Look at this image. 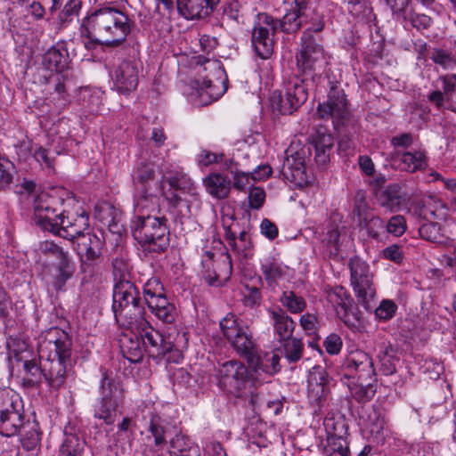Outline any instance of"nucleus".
I'll return each instance as SVG.
<instances>
[{"label": "nucleus", "instance_id": "nucleus-1", "mask_svg": "<svg viewBox=\"0 0 456 456\" xmlns=\"http://www.w3.org/2000/svg\"><path fill=\"white\" fill-rule=\"evenodd\" d=\"M301 48L296 54L297 71L289 80L285 95L275 93L271 97L273 110L281 115H290L303 105L308 98V86L315 84L316 70L324 61V51L312 34L304 32Z\"/></svg>", "mask_w": 456, "mask_h": 456}, {"label": "nucleus", "instance_id": "nucleus-2", "mask_svg": "<svg viewBox=\"0 0 456 456\" xmlns=\"http://www.w3.org/2000/svg\"><path fill=\"white\" fill-rule=\"evenodd\" d=\"M56 332L58 337L54 340L40 346V358L44 357L45 349L50 350L43 364H39L37 359L24 361L23 368L28 376L25 379L28 385H38L44 379L52 389L59 390L73 377L72 340L68 333L62 330Z\"/></svg>", "mask_w": 456, "mask_h": 456}, {"label": "nucleus", "instance_id": "nucleus-3", "mask_svg": "<svg viewBox=\"0 0 456 456\" xmlns=\"http://www.w3.org/2000/svg\"><path fill=\"white\" fill-rule=\"evenodd\" d=\"M134 25L126 12L112 5H104L83 19L81 36L88 38L90 44L118 47L126 41Z\"/></svg>", "mask_w": 456, "mask_h": 456}, {"label": "nucleus", "instance_id": "nucleus-4", "mask_svg": "<svg viewBox=\"0 0 456 456\" xmlns=\"http://www.w3.org/2000/svg\"><path fill=\"white\" fill-rule=\"evenodd\" d=\"M334 145L333 136L327 132L325 127H319L309 136V146H304L300 151L291 155V159L287 158L281 167V174L287 180L302 183L306 182L305 175V157L314 151V161L322 167H326L330 162V152Z\"/></svg>", "mask_w": 456, "mask_h": 456}, {"label": "nucleus", "instance_id": "nucleus-5", "mask_svg": "<svg viewBox=\"0 0 456 456\" xmlns=\"http://www.w3.org/2000/svg\"><path fill=\"white\" fill-rule=\"evenodd\" d=\"M158 209L139 208L136 203L130 228L134 239L144 250L159 254L168 248L170 239L167 218L151 215Z\"/></svg>", "mask_w": 456, "mask_h": 456}, {"label": "nucleus", "instance_id": "nucleus-6", "mask_svg": "<svg viewBox=\"0 0 456 456\" xmlns=\"http://www.w3.org/2000/svg\"><path fill=\"white\" fill-rule=\"evenodd\" d=\"M163 177H158L155 164L141 158L136 163L134 170L133 180L136 191L139 193L136 203L139 208L151 207L154 210L159 208V192L163 191Z\"/></svg>", "mask_w": 456, "mask_h": 456}, {"label": "nucleus", "instance_id": "nucleus-7", "mask_svg": "<svg viewBox=\"0 0 456 456\" xmlns=\"http://www.w3.org/2000/svg\"><path fill=\"white\" fill-rule=\"evenodd\" d=\"M100 394L101 398L99 404L95 406L94 417L103 419L107 425H111L115 422L118 408L123 403L124 389L118 381L104 371L101 379Z\"/></svg>", "mask_w": 456, "mask_h": 456}, {"label": "nucleus", "instance_id": "nucleus-8", "mask_svg": "<svg viewBox=\"0 0 456 456\" xmlns=\"http://www.w3.org/2000/svg\"><path fill=\"white\" fill-rule=\"evenodd\" d=\"M142 340V345L150 357L156 360L166 358L167 362H177L181 353L175 345L167 340L164 336L155 330L150 322L136 330Z\"/></svg>", "mask_w": 456, "mask_h": 456}, {"label": "nucleus", "instance_id": "nucleus-9", "mask_svg": "<svg viewBox=\"0 0 456 456\" xmlns=\"http://www.w3.org/2000/svg\"><path fill=\"white\" fill-rule=\"evenodd\" d=\"M25 418L22 406L19 408L17 400L8 394L0 393V434L9 437L20 433L30 426Z\"/></svg>", "mask_w": 456, "mask_h": 456}, {"label": "nucleus", "instance_id": "nucleus-10", "mask_svg": "<svg viewBox=\"0 0 456 456\" xmlns=\"http://www.w3.org/2000/svg\"><path fill=\"white\" fill-rule=\"evenodd\" d=\"M71 243L78 256L83 272H87L88 268L96 265L101 261L104 246V240L102 236L83 231L75 237Z\"/></svg>", "mask_w": 456, "mask_h": 456}, {"label": "nucleus", "instance_id": "nucleus-11", "mask_svg": "<svg viewBox=\"0 0 456 456\" xmlns=\"http://www.w3.org/2000/svg\"><path fill=\"white\" fill-rule=\"evenodd\" d=\"M351 285L356 297L366 309L370 310L369 298L375 295V289L372 283V274L370 272L369 265L358 256L352 257L348 263Z\"/></svg>", "mask_w": 456, "mask_h": 456}, {"label": "nucleus", "instance_id": "nucleus-12", "mask_svg": "<svg viewBox=\"0 0 456 456\" xmlns=\"http://www.w3.org/2000/svg\"><path fill=\"white\" fill-rule=\"evenodd\" d=\"M64 200L48 193L39 194L34 201V222L42 230L50 232L56 227L58 218L61 216Z\"/></svg>", "mask_w": 456, "mask_h": 456}, {"label": "nucleus", "instance_id": "nucleus-13", "mask_svg": "<svg viewBox=\"0 0 456 456\" xmlns=\"http://www.w3.org/2000/svg\"><path fill=\"white\" fill-rule=\"evenodd\" d=\"M324 428L327 444L323 448L325 456H350L348 426L343 418H326Z\"/></svg>", "mask_w": 456, "mask_h": 456}, {"label": "nucleus", "instance_id": "nucleus-14", "mask_svg": "<svg viewBox=\"0 0 456 456\" xmlns=\"http://www.w3.org/2000/svg\"><path fill=\"white\" fill-rule=\"evenodd\" d=\"M216 371L218 387L230 394L239 393L249 381L248 368L243 362L236 360L224 362Z\"/></svg>", "mask_w": 456, "mask_h": 456}, {"label": "nucleus", "instance_id": "nucleus-15", "mask_svg": "<svg viewBox=\"0 0 456 456\" xmlns=\"http://www.w3.org/2000/svg\"><path fill=\"white\" fill-rule=\"evenodd\" d=\"M376 371L372 358L364 351L349 353L342 364L341 381L347 380L376 381Z\"/></svg>", "mask_w": 456, "mask_h": 456}, {"label": "nucleus", "instance_id": "nucleus-16", "mask_svg": "<svg viewBox=\"0 0 456 456\" xmlns=\"http://www.w3.org/2000/svg\"><path fill=\"white\" fill-rule=\"evenodd\" d=\"M328 300L336 306L338 317L350 329L358 327L362 314L348 291L336 286L328 291Z\"/></svg>", "mask_w": 456, "mask_h": 456}, {"label": "nucleus", "instance_id": "nucleus-17", "mask_svg": "<svg viewBox=\"0 0 456 456\" xmlns=\"http://www.w3.org/2000/svg\"><path fill=\"white\" fill-rule=\"evenodd\" d=\"M317 114L321 118H331L335 126L344 125L349 118L346 95L343 89L332 86L327 101L319 103Z\"/></svg>", "mask_w": 456, "mask_h": 456}, {"label": "nucleus", "instance_id": "nucleus-18", "mask_svg": "<svg viewBox=\"0 0 456 456\" xmlns=\"http://www.w3.org/2000/svg\"><path fill=\"white\" fill-rule=\"evenodd\" d=\"M199 63L210 64V61L203 56H199ZM211 64L216 69L217 73L221 75L218 83L222 84L223 86L221 88H216V85L214 81L208 77H203L202 80L195 81V88L197 90V94L200 97H203L204 94L209 97L210 101L217 100L227 89V86L224 85V82H227V77L225 75L224 69H223L220 66V63L216 61H213Z\"/></svg>", "mask_w": 456, "mask_h": 456}, {"label": "nucleus", "instance_id": "nucleus-19", "mask_svg": "<svg viewBox=\"0 0 456 456\" xmlns=\"http://www.w3.org/2000/svg\"><path fill=\"white\" fill-rule=\"evenodd\" d=\"M88 221L89 216L86 212H83L73 220L66 216L65 210H63L61 216H60L58 222H56V227L50 230L49 232L72 241L75 237L78 236V234L88 228Z\"/></svg>", "mask_w": 456, "mask_h": 456}, {"label": "nucleus", "instance_id": "nucleus-20", "mask_svg": "<svg viewBox=\"0 0 456 456\" xmlns=\"http://www.w3.org/2000/svg\"><path fill=\"white\" fill-rule=\"evenodd\" d=\"M272 28L262 21V13L258 14V21L252 32V45L256 53L264 60L273 53V39L271 37Z\"/></svg>", "mask_w": 456, "mask_h": 456}, {"label": "nucleus", "instance_id": "nucleus-21", "mask_svg": "<svg viewBox=\"0 0 456 456\" xmlns=\"http://www.w3.org/2000/svg\"><path fill=\"white\" fill-rule=\"evenodd\" d=\"M220 0H176L178 12L186 20H200L213 12Z\"/></svg>", "mask_w": 456, "mask_h": 456}, {"label": "nucleus", "instance_id": "nucleus-22", "mask_svg": "<svg viewBox=\"0 0 456 456\" xmlns=\"http://www.w3.org/2000/svg\"><path fill=\"white\" fill-rule=\"evenodd\" d=\"M301 12L294 7L287 12L281 20H275L267 13H262V21L272 28V36L278 31L282 30L287 34L295 33L304 26V20Z\"/></svg>", "mask_w": 456, "mask_h": 456}, {"label": "nucleus", "instance_id": "nucleus-23", "mask_svg": "<svg viewBox=\"0 0 456 456\" xmlns=\"http://www.w3.org/2000/svg\"><path fill=\"white\" fill-rule=\"evenodd\" d=\"M112 77L117 89L122 94L134 90L138 85V69L131 61H123L113 71Z\"/></svg>", "mask_w": 456, "mask_h": 456}, {"label": "nucleus", "instance_id": "nucleus-24", "mask_svg": "<svg viewBox=\"0 0 456 456\" xmlns=\"http://www.w3.org/2000/svg\"><path fill=\"white\" fill-rule=\"evenodd\" d=\"M143 300L137 287L130 281L122 280L113 289L112 311L120 310L132 304Z\"/></svg>", "mask_w": 456, "mask_h": 456}, {"label": "nucleus", "instance_id": "nucleus-25", "mask_svg": "<svg viewBox=\"0 0 456 456\" xmlns=\"http://www.w3.org/2000/svg\"><path fill=\"white\" fill-rule=\"evenodd\" d=\"M117 322L122 320V324L130 330H138L149 322L145 318L144 301H139L113 313Z\"/></svg>", "mask_w": 456, "mask_h": 456}, {"label": "nucleus", "instance_id": "nucleus-26", "mask_svg": "<svg viewBox=\"0 0 456 456\" xmlns=\"http://www.w3.org/2000/svg\"><path fill=\"white\" fill-rule=\"evenodd\" d=\"M329 393L328 377L326 370L314 367L308 375L307 395L311 403L320 404Z\"/></svg>", "mask_w": 456, "mask_h": 456}, {"label": "nucleus", "instance_id": "nucleus-27", "mask_svg": "<svg viewBox=\"0 0 456 456\" xmlns=\"http://www.w3.org/2000/svg\"><path fill=\"white\" fill-rule=\"evenodd\" d=\"M71 60L67 47L62 43H57L43 55L42 65L50 71L61 73L69 69Z\"/></svg>", "mask_w": 456, "mask_h": 456}, {"label": "nucleus", "instance_id": "nucleus-28", "mask_svg": "<svg viewBox=\"0 0 456 456\" xmlns=\"http://www.w3.org/2000/svg\"><path fill=\"white\" fill-rule=\"evenodd\" d=\"M394 165L409 173L425 170L428 167V157L423 151H395L393 156Z\"/></svg>", "mask_w": 456, "mask_h": 456}, {"label": "nucleus", "instance_id": "nucleus-29", "mask_svg": "<svg viewBox=\"0 0 456 456\" xmlns=\"http://www.w3.org/2000/svg\"><path fill=\"white\" fill-rule=\"evenodd\" d=\"M248 363L256 373L262 371L273 376L281 370L280 355L273 351L258 353L256 350Z\"/></svg>", "mask_w": 456, "mask_h": 456}, {"label": "nucleus", "instance_id": "nucleus-30", "mask_svg": "<svg viewBox=\"0 0 456 456\" xmlns=\"http://www.w3.org/2000/svg\"><path fill=\"white\" fill-rule=\"evenodd\" d=\"M57 250V262L55 268L57 274L54 277L53 287L56 290H61L65 286L66 282L74 275L76 272V265L69 257L68 252L64 250Z\"/></svg>", "mask_w": 456, "mask_h": 456}, {"label": "nucleus", "instance_id": "nucleus-31", "mask_svg": "<svg viewBox=\"0 0 456 456\" xmlns=\"http://www.w3.org/2000/svg\"><path fill=\"white\" fill-rule=\"evenodd\" d=\"M203 185L208 193L217 200L226 199L231 191V180L220 173H210L203 178Z\"/></svg>", "mask_w": 456, "mask_h": 456}, {"label": "nucleus", "instance_id": "nucleus-32", "mask_svg": "<svg viewBox=\"0 0 456 456\" xmlns=\"http://www.w3.org/2000/svg\"><path fill=\"white\" fill-rule=\"evenodd\" d=\"M119 347L122 355L129 362H138L142 360L143 353L139 334H124L119 338Z\"/></svg>", "mask_w": 456, "mask_h": 456}, {"label": "nucleus", "instance_id": "nucleus-33", "mask_svg": "<svg viewBox=\"0 0 456 456\" xmlns=\"http://www.w3.org/2000/svg\"><path fill=\"white\" fill-rule=\"evenodd\" d=\"M228 342L237 354L244 357L247 362L249 358L253 357V354L257 350V346L247 327L242 328L240 332H238L234 338L229 339Z\"/></svg>", "mask_w": 456, "mask_h": 456}, {"label": "nucleus", "instance_id": "nucleus-34", "mask_svg": "<svg viewBox=\"0 0 456 456\" xmlns=\"http://www.w3.org/2000/svg\"><path fill=\"white\" fill-rule=\"evenodd\" d=\"M271 315L274 331L279 336L280 341L290 338L296 326L294 321L281 308L271 311Z\"/></svg>", "mask_w": 456, "mask_h": 456}, {"label": "nucleus", "instance_id": "nucleus-35", "mask_svg": "<svg viewBox=\"0 0 456 456\" xmlns=\"http://www.w3.org/2000/svg\"><path fill=\"white\" fill-rule=\"evenodd\" d=\"M379 362V370L386 376L393 375L396 372L397 348L391 344H383L381 350L378 354Z\"/></svg>", "mask_w": 456, "mask_h": 456}, {"label": "nucleus", "instance_id": "nucleus-36", "mask_svg": "<svg viewBox=\"0 0 456 456\" xmlns=\"http://www.w3.org/2000/svg\"><path fill=\"white\" fill-rule=\"evenodd\" d=\"M379 200L382 207L389 209L390 211L399 209L404 200V197L402 193V187L397 183L388 185L380 193Z\"/></svg>", "mask_w": 456, "mask_h": 456}, {"label": "nucleus", "instance_id": "nucleus-37", "mask_svg": "<svg viewBox=\"0 0 456 456\" xmlns=\"http://www.w3.org/2000/svg\"><path fill=\"white\" fill-rule=\"evenodd\" d=\"M347 387L351 391L352 396L358 403H366L372 399L376 394L374 381L348 380Z\"/></svg>", "mask_w": 456, "mask_h": 456}, {"label": "nucleus", "instance_id": "nucleus-38", "mask_svg": "<svg viewBox=\"0 0 456 456\" xmlns=\"http://www.w3.org/2000/svg\"><path fill=\"white\" fill-rule=\"evenodd\" d=\"M170 444L171 456H200V447L186 437L175 436Z\"/></svg>", "mask_w": 456, "mask_h": 456}, {"label": "nucleus", "instance_id": "nucleus-39", "mask_svg": "<svg viewBox=\"0 0 456 456\" xmlns=\"http://www.w3.org/2000/svg\"><path fill=\"white\" fill-rule=\"evenodd\" d=\"M261 271L269 287H274L277 284V280L284 274L281 264L271 256L262 260Z\"/></svg>", "mask_w": 456, "mask_h": 456}, {"label": "nucleus", "instance_id": "nucleus-40", "mask_svg": "<svg viewBox=\"0 0 456 456\" xmlns=\"http://www.w3.org/2000/svg\"><path fill=\"white\" fill-rule=\"evenodd\" d=\"M340 232L338 226L330 225L322 240L325 254L329 258L338 260L340 254Z\"/></svg>", "mask_w": 456, "mask_h": 456}, {"label": "nucleus", "instance_id": "nucleus-41", "mask_svg": "<svg viewBox=\"0 0 456 456\" xmlns=\"http://www.w3.org/2000/svg\"><path fill=\"white\" fill-rule=\"evenodd\" d=\"M281 346L284 357L289 363L297 362L302 358L304 344L301 339L297 338L285 339Z\"/></svg>", "mask_w": 456, "mask_h": 456}, {"label": "nucleus", "instance_id": "nucleus-42", "mask_svg": "<svg viewBox=\"0 0 456 456\" xmlns=\"http://www.w3.org/2000/svg\"><path fill=\"white\" fill-rule=\"evenodd\" d=\"M64 440L61 444L60 452L66 456H77L84 449V442L80 440L77 434L64 432Z\"/></svg>", "mask_w": 456, "mask_h": 456}, {"label": "nucleus", "instance_id": "nucleus-43", "mask_svg": "<svg viewBox=\"0 0 456 456\" xmlns=\"http://www.w3.org/2000/svg\"><path fill=\"white\" fill-rule=\"evenodd\" d=\"M429 58L443 69H452L456 66V57L452 51L435 47L429 53Z\"/></svg>", "mask_w": 456, "mask_h": 456}, {"label": "nucleus", "instance_id": "nucleus-44", "mask_svg": "<svg viewBox=\"0 0 456 456\" xmlns=\"http://www.w3.org/2000/svg\"><path fill=\"white\" fill-rule=\"evenodd\" d=\"M160 193L165 196L170 208L176 209L183 216L190 214L189 202L182 197V192H178L173 190H169L168 191L165 192L163 190Z\"/></svg>", "mask_w": 456, "mask_h": 456}, {"label": "nucleus", "instance_id": "nucleus-45", "mask_svg": "<svg viewBox=\"0 0 456 456\" xmlns=\"http://www.w3.org/2000/svg\"><path fill=\"white\" fill-rule=\"evenodd\" d=\"M281 302L289 312L294 314L301 313L306 306L305 300L291 290L283 292Z\"/></svg>", "mask_w": 456, "mask_h": 456}, {"label": "nucleus", "instance_id": "nucleus-46", "mask_svg": "<svg viewBox=\"0 0 456 456\" xmlns=\"http://www.w3.org/2000/svg\"><path fill=\"white\" fill-rule=\"evenodd\" d=\"M443 82L442 89L448 94L446 109L456 113V74H447L440 77Z\"/></svg>", "mask_w": 456, "mask_h": 456}, {"label": "nucleus", "instance_id": "nucleus-47", "mask_svg": "<svg viewBox=\"0 0 456 456\" xmlns=\"http://www.w3.org/2000/svg\"><path fill=\"white\" fill-rule=\"evenodd\" d=\"M366 421L371 433H379L385 426L383 408L380 404H373L370 410Z\"/></svg>", "mask_w": 456, "mask_h": 456}, {"label": "nucleus", "instance_id": "nucleus-48", "mask_svg": "<svg viewBox=\"0 0 456 456\" xmlns=\"http://www.w3.org/2000/svg\"><path fill=\"white\" fill-rule=\"evenodd\" d=\"M419 236L431 242H443L444 235L441 233L439 224L434 222L425 223L419 228Z\"/></svg>", "mask_w": 456, "mask_h": 456}, {"label": "nucleus", "instance_id": "nucleus-49", "mask_svg": "<svg viewBox=\"0 0 456 456\" xmlns=\"http://www.w3.org/2000/svg\"><path fill=\"white\" fill-rule=\"evenodd\" d=\"M167 183L170 186V190L185 193L191 190L192 183L187 180L183 175H164L163 183Z\"/></svg>", "mask_w": 456, "mask_h": 456}, {"label": "nucleus", "instance_id": "nucleus-50", "mask_svg": "<svg viewBox=\"0 0 456 456\" xmlns=\"http://www.w3.org/2000/svg\"><path fill=\"white\" fill-rule=\"evenodd\" d=\"M304 25H309L305 32H320L324 28L323 15L319 12L318 8L313 9V12L303 16Z\"/></svg>", "mask_w": 456, "mask_h": 456}, {"label": "nucleus", "instance_id": "nucleus-51", "mask_svg": "<svg viewBox=\"0 0 456 456\" xmlns=\"http://www.w3.org/2000/svg\"><path fill=\"white\" fill-rule=\"evenodd\" d=\"M220 328L224 334V337L229 340L232 338H234L238 332L243 328L240 326L237 319L234 315H227L220 322Z\"/></svg>", "mask_w": 456, "mask_h": 456}, {"label": "nucleus", "instance_id": "nucleus-52", "mask_svg": "<svg viewBox=\"0 0 456 456\" xmlns=\"http://www.w3.org/2000/svg\"><path fill=\"white\" fill-rule=\"evenodd\" d=\"M13 173V165L0 159V190H5L12 183Z\"/></svg>", "mask_w": 456, "mask_h": 456}, {"label": "nucleus", "instance_id": "nucleus-53", "mask_svg": "<svg viewBox=\"0 0 456 456\" xmlns=\"http://www.w3.org/2000/svg\"><path fill=\"white\" fill-rule=\"evenodd\" d=\"M25 433L22 435L21 444L26 450H33L39 444L40 433L33 427L28 426L23 429Z\"/></svg>", "mask_w": 456, "mask_h": 456}, {"label": "nucleus", "instance_id": "nucleus-54", "mask_svg": "<svg viewBox=\"0 0 456 456\" xmlns=\"http://www.w3.org/2000/svg\"><path fill=\"white\" fill-rule=\"evenodd\" d=\"M81 8L80 0H69L64 6L63 10L59 13V20L61 24L71 20L73 16L78 13Z\"/></svg>", "mask_w": 456, "mask_h": 456}, {"label": "nucleus", "instance_id": "nucleus-55", "mask_svg": "<svg viewBox=\"0 0 456 456\" xmlns=\"http://www.w3.org/2000/svg\"><path fill=\"white\" fill-rule=\"evenodd\" d=\"M397 309L392 300H383L379 306L375 309V315L380 320H389L393 317Z\"/></svg>", "mask_w": 456, "mask_h": 456}, {"label": "nucleus", "instance_id": "nucleus-56", "mask_svg": "<svg viewBox=\"0 0 456 456\" xmlns=\"http://www.w3.org/2000/svg\"><path fill=\"white\" fill-rule=\"evenodd\" d=\"M159 418H153L151 420L149 431L154 437V444L160 446L166 444L165 428L159 423Z\"/></svg>", "mask_w": 456, "mask_h": 456}, {"label": "nucleus", "instance_id": "nucleus-57", "mask_svg": "<svg viewBox=\"0 0 456 456\" xmlns=\"http://www.w3.org/2000/svg\"><path fill=\"white\" fill-rule=\"evenodd\" d=\"M387 229L388 232L395 236H401L406 230L404 217L400 215L392 216L387 224Z\"/></svg>", "mask_w": 456, "mask_h": 456}, {"label": "nucleus", "instance_id": "nucleus-58", "mask_svg": "<svg viewBox=\"0 0 456 456\" xmlns=\"http://www.w3.org/2000/svg\"><path fill=\"white\" fill-rule=\"evenodd\" d=\"M224 159V154H216L212 151L203 150L198 155L197 161L200 166L208 167L213 163H221Z\"/></svg>", "mask_w": 456, "mask_h": 456}, {"label": "nucleus", "instance_id": "nucleus-59", "mask_svg": "<svg viewBox=\"0 0 456 456\" xmlns=\"http://www.w3.org/2000/svg\"><path fill=\"white\" fill-rule=\"evenodd\" d=\"M405 19H408L418 30L427 29L432 23L431 18L426 14L410 13L409 16H405Z\"/></svg>", "mask_w": 456, "mask_h": 456}, {"label": "nucleus", "instance_id": "nucleus-60", "mask_svg": "<svg viewBox=\"0 0 456 456\" xmlns=\"http://www.w3.org/2000/svg\"><path fill=\"white\" fill-rule=\"evenodd\" d=\"M251 246V241L248 234L242 231L240 232L239 237L236 240V248L233 251L237 254H241L245 258L248 257V250Z\"/></svg>", "mask_w": 456, "mask_h": 456}, {"label": "nucleus", "instance_id": "nucleus-61", "mask_svg": "<svg viewBox=\"0 0 456 456\" xmlns=\"http://www.w3.org/2000/svg\"><path fill=\"white\" fill-rule=\"evenodd\" d=\"M144 304H147L148 307L151 309L152 313L159 310L169 305L164 292L159 293L156 296H148L143 298Z\"/></svg>", "mask_w": 456, "mask_h": 456}, {"label": "nucleus", "instance_id": "nucleus-62", "mask_svg": "<svg viewBox=\"0 0 456 456\" xmlns=\"http://www.w3.org/2000/svg\"><path fill=\"white\" fill-rule=\"evenodd\" d=\"M35 159L40 164L45 165L46 167L51 168L53 167L54 156L50 154V151L42 146H37L33 153Z\"/></svg>", "mask_w": 456, "mask_h": 456}, {"label": "nucleus", "instance_id": "nucleus-63", "mask_svg": "<svg viewBox=\"0 0 456 456\" xmlns=\"http://www.w3.org/2000/svg\"><path fill=\"white\" fill-rule=\"evenodd\" d=\"M265 192L262 188L254 187L249 191L248 202L249 207L253 209H259L265 201Z\"/></svg>", "mask_w": 456, "mask_h": 456}, {"label": "nucleus", "instance_id": "nucleus-64", "mask_svg": "<svg viewBox=\"0 0 456 456\" xmlns=\"http://www.w3.org/2000/svg\"><path fill=\"white\" fill-rule=\"evenodd\" d=\"M324 347L330 354H337L342 347V339L337 334H330L324 341Z\"/></svg>", "mask_w": 456, "mask_h": 456}]
</instances>
